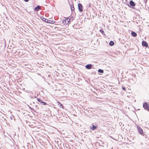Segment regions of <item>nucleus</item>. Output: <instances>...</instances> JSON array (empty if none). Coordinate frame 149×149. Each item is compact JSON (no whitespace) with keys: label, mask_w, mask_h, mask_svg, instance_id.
<instances>
[{"label":"nucleus","mask_w":149,"mask_h":149,"mask_svg":"<svg viewBox=\"0 0 149 149\" xmlns=\"http://www.w3.org/2000/svg\"><path fill=\"white\" fill-rule=\"evenodd\" d=\"M143 107L145 109L148 111L149 110V105L146 102H145L143 104Z\"/></svg>","instance_id":"nucleus-1"},{"label":"nucleus","mask_w":149,"mask_h":149,"mask_svg":"<svg viewBox=\"0 0 149 149\" xmlns=\"http://www.w3.org/2000/svg\"><path fill=\"white\" fill-rule=\"evenodd\" d=\"M98 72L100 73H103L104 72V71L103 70L99 69L98 70Z\"/></svg>","instance_id":"nucleus-14"},{"label":"nucleus","mask_w":149,"mask_h":149,"mask_svg":"<svg viewBox=\"0 0 149 149\" xmlns=\"http://www.w3.org/2000/svg\"><path fill=\"white\" fill-rule=\"evenodd\" d=\"M54 21H52L48 19V22H47V23H54Z\"/></svg>","instance_id":"nucleus-13"},{"label":"nucleus","mask_w":149,"mask_h":149,"mask_svg":"<svg viewBox=\"0 0 149 149\" xmlns=\"http://www.w3.org/2000/svg\"><path fill=\"white\" fill-rule=\"evenodd\" d=\"M37 100H38V101L40 102V103H41V101H42L40 99H39V98H37Z\"/></svg>","instance_id":"nucleus-19"},{"label":"nucleus","mask_w":149,"mask_h":149,"mask_svg":"<svg viewBox=\"0 0 149 149\" xmlns=\"http://www.w3.org/2000/svg\"><path fill=\"white\" fill-rule=\"evenodd\" d=\"M142 45L143 46L146 47H147L148 46L147 42L144 41H143L142 42Z\"/></svg>","instance_id":"nucleus-6"},{"label":"nucleus","mask_w":149,"mask_h":149,"mask_svg":"<svg viewBox=\"0 0 149 149\" xmlns=\"http://www.w3.org/2000/svg\"><path fill=\"white\" fill-rule=\"evenodd\" d=\"M85 67L87 69H91L92 68V65L91 64H88L86 65Z\"/></svg>","instance_id":"nucleus-7"},{"label":"nucleus","mask_w":149,"mask_h":149,"mask_svg":"<svg viewBox=\"0 0 149 149\" xmlns=\"http://www.w3.org/2000/svg\"><path fill=\"white\" fill-rule=\"evenodd\" d=\"M122 88V89L123 90H124V91H125L126 90V89H125V87H123Z\"/></svg>","instance_id":"nucleus-20"},{"label":"nucleus","mask_w":149,"mask_h":149,"mask_svg":"<svg viewBox=\"0 0 149 149\" xmlns=\"http://www.w3.org/2000/svg\"><path fill=\"white\" fill-rule=\"evenodd\" d=\"M135 6V4L133 1L131 0L130 1V5H128L129 7L133 8Z\"/></svg>","instance_id":"nucleus-2"},{"label":"nucleus","mask_w":149,"mask_h":149,"mask_svg":"<svg viewBox=\"0 0 149 149\" xmlns=\"http://www.w3.org/2000/svg\"><path fill=\"white\" fill-rule=\"evenodd\" d=\"M132 35L134 37H135L137 36V34L134 32L132 31L131 33Z\"/></svg>","instance_id":"nucleus-11"},{"label":"nucleus","mask_w":149,"mask_h":149,"mask_svg":"<svg viewBox=\"0 0 149 149\" xmlns=\"http://www.w3.org/2000/svg\"><path fill=\"white\" fill-rule=\"evenodd\" d=\"M58 102V105H59V106L63 108V105L62 104L59 102Z\"/></svg>","instance_id":"nucleus-15"},{"label":"nucleus","mask_w":149,"mask_h":149,"mask_svg":"<svg viewBox=\"0 0 149 149\" xmlns=\"http://www.w3.org/2000/svg\"><path fill=\"white\" fill-rule=\"evenodd\" d=\"M41 19L43 21L47 22L48 21V19H46L43 17L41 18Z\"/></svg>","instance_id":"nucleus-10"},{"label":"nucleus","mask_w":149,"mask_h":149,"mask_svg":"<svg viewBox=\"0 0 149 149\" xmlns=\"http://www.w3.org/2000/svg\"><path fill=\"white\" fill-rule=\"evenodd\" d=\"M97 128V126L95 125L92 124V127L91 128L92 130H94Z\"/></svg>","instance_id":"nucleus-9"},{"label":"nucleus","mask_w":149,"mask_h":149,"mask_svg":"<svg viewBox=\"0 0 149 149\" xmlns=\"http://www.w3.org/2000/svg\"><path fill=\"white\" fill-rule=\"evenodd\" d=\"M70 19L69 18L65 19L64 20H63V22L65 24L67 25L70 21Z\"/></svg>","instance_id":"nucleus-3"},{"label":"nucleus","mask_w":149,"mask_h":149,"mask_svg":"<svg viewBox=\"0 0 149 149\" xmlns=\"http://www.w3.org/2000/svg\"><path fill=\"white\" fill-rule=\"evenodd\" d=\"M41 103H42L43 105H45L46 104V103L45 102H43L42 101H41Z\"/></svg>","instance_id":"nucleus-16"},{"label":"nucleus","mask_w":149,"mask_h":149,"mask_svg":"<svg viewBox=\"0 0 149 149\" xmlns=\"http://www.w3.org/2000/svg\"><path fill=\"white\" fill-rule=\"evenodd\" d=\"M71 8L72 11H74V8L73 6L72 7L71 6Z\"/></svg>","instance_id":"nucleus-17"},{"label":"nucleus","mask_w":149,"mask_h":149,"mask_svg":"<svg viewBox=\"0 0 149 149\" xmlns=\"http://www.w3.org/2000/svg\"><path fill=\"white\" fill-rule=\"evenodd\" d=\"M137 129L139 133L142 134L143 133V131L140 127L137 126Z\"/></svg>","instance_id":"nucleus-4"},{"label":"nucleus","mask_w":149,"mask_h":149,"mask_svg":"<svg viewBox=\"0 0 149 149\" xmlns=\"http://www.w3.org/2000/svg\"><path fill=\"white\" fill-rule=\"evenodd\" d=\"M41 8V7L40 6H38L35 8L34 10L36 11H38Z\"/></svg>","instance_id":"nucleus-8"},{"label":"nucleus","mask_w":149,"mask_h":149,"mask_svg":"<svg viewBox=\"0 0 149 149\" xmlns=\"http://www.w3.org/2000/svg\"><path fill=\"white\" fill-rule=\"evenodd\" d=\"M78 8L79 11H80L81 12L82 11L83 9L82 6L80 3H79L78 4Z\"/></svg>","instance_id":"nucleus-5"},{"label":"nucleus","mask_w":149,"mask_h":149,"mask_svg":"<svg viewBox=\"0 0 149 149\" xmlns=\"http://www.w3.org/2000/svg\"><path fill=\"white\" fill-rule=\"evenodd\" d=\"M114 42L112 41H111L109 43V45H110L111 46H113V45H114Z\"/></svg>","instance_id":"nucleus-12"},{"label":"nucleus","mask_w":149,"mask_h":149,"mask_svg":"<svg viewBox=\"0 0 149 149\" xmlns=\"http://www.w3.org/2000/svg\"><path fill=\"white\" fill-rule=\"evenodd\" d=\"M100 31L101 33H102L103 34H104V32L103 30H102L100 29Z\"/></svg>","instance_id":"nucleus-18"},{"label":"nucleus","mask_w":149,"mask_h":149,"mask_svg":"<svg viewBox=\"0 0 149 149\" xmlns=\"http://www.w3.org/2000/svg\"><path fill=\"white\" fill-rule=\"evenodd\" d=\"M24 1L26 2H27L29 1V0H24Z\"/></svg>","instance_id":"nucleus-21"}]
</instances>
